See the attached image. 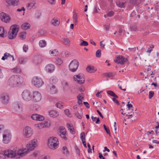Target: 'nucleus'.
<instances>
[{
    "label": "nucleus",
    "mask_w": 159,
    "mask_h": 159,
    "mask_svg": "<svg viewBox=\"0 0 159 159\" xmlns=\"http://www.w3.org/2000/svg\"><path fill=\"white\" fill-rule=\"evenodd\" d=\"M154 95V92L153 91H150L149 93V98L151 99Z\"/></svg>",
    "instance_id": "nucleus-49"
},
{
    "label": "nucleus",
    "mask_w": 159,
    "mask_h": 159,
    "mask_svg": "<svg viewBox=\"0 0 159 159\" xmlns=\"http://www.w3.org/2000/svg\"><path fill=\"white\" fill-rule=\"evenodd\" d=\"M107 93L113 97L115 93L112 91L109 90L107 92Z\"/></svg>",
    "instance_id": "nucleus-54"
},
{
    "label": "nucleus",
    "mask_w": 159,
    "mask_h": 159,
    "mask_svg": "<svg viewBox=\"0 0 159 159\" xmlns=\"http://www.w3.org/2000/svg\"><path fill=\"white\" fill-rule=\"evenodd\" d=\"M50 53L53 56L57 55L58 53V51H57L56 49L52 51H50Z\"/></svg>",
    "instance_id": "nucleus-32"
},
{
    "label": "nucleus",
    "mask_w": 159,
    "mask_h": 159,
    "mask_svg": "<svg viewBox=\"0 0 159 159\" xmlns=\"http://www.w3.org/2000/svg\"><path fill=\"white\" fill-rule=\"evenodd\" d=\"M105 76L108 77H113L114 76L115 74H114L113 73L110 72L109 73H105L104 74Z\"/></svg>",
    "instance_id": "nucleus-41"
},
{
    "label": "nucleus",
    "mask_w": 159,
    "mask_h": 159,
    "mask_svg": "<svg viewBox=\"0 0 159 159\" xmlns=\"http://www.w3.org/2000/svg\"><path fill=\"white\" fill-rule=\"evenodd\" d=\"M11 134L9 131L5 130L3 134L2 141L3 143L7 144L10 142L11 139Z\"/></svg>",
    "instance_id": "nucleus-5"
},
{
    "label": "nucleus",
    "mask_w": 159,
    "mask_h": 159,
    "mask_svg": "<svg viewBox=\"0 0 159 159\" xmlns=\"http://www.w3.org/2000/svg\"><path fill=\"white\" fill-rule=\"evenodd\" d=\"M83 103L88 108H90L88 102H84Z\"/></svg>",
    "instance_id": "nucleus-61"
},
{
    "label": "nucleus",
    "mask_w": 159,
    "mask_h": 159,
    "mask_svg": "<svg viewBox=\"0 0 159 159\" xmlns=\"http://www.w3.org/2000/svg\"><path fill=\"white\" fill-rule=\"evenodd\" d=\"M126 2L125 1L124 2H121L119 1L118 2H116V4L117 6L119 7L120 8H123L125 7V4L126 3Z\"/></svg>",
    "instance_id": "nucleus-29"
},
{
    "label": "nucleus",
    "mask_w": 159,
    "mask_h": 159,
    "mask_svg": "<svg viewBox=\"0 0 159 159\" xmlns=\"http://www.w3.org/2000/svg\"><path fill=\"white\" fill-rule=\"evenodd\" d=\"M55 62L57 65H60L62 63L63 61L61 58H57L56 59Z\"/></svg>",
    "instance_id": "nucleus-33"
},
{
    "label": "nucleus",
    "mask_w": 159,
    "mask_h": 159,
    "mask_svg": "<svg viewBox=\"0 0 159 159\" xmlns=\"http://www.w3.org/2000/svg\"><path fill=\"white\" fill-rule=\"evenodd\" d=\"M0 99L2 103L4 104H7L9 102V98L7 94H2L0 97Z\"/></svg>",
    "instance_id": "nucleus-14"
},
{
    "label": "nucleus",
    "mask_w": 159,
    "mask_h": 159,
    "mask_svg": "<svg viewBox=\"0 0 159 159\" xmlns=\"http://www.w3.org/2000/svg\"><path fill=\"white\" fill-rule=\"evenodd\" d=\"M13 108L16 111H21L22 110V104L19 102L15 103L13 104Z\"/></svg>",
    "instance_id": "nucleus-18"
},
{
    "label": "nucleus",
    "mask_w": 159,
    "mask_h": 159,
    "mask_svg": "<svg viewBox=\"0 0 159 159\" xmlns=\"http://www.w3.org/2000/svg\"><path fill=\"white\" fill-rule=\"evenodd\" d=\"M59 142L56 137H52L48 140V145L49 147L51 149H55L58 147Z\"/></svg>",
    "instance_id": "nucleus-3"
},
{
    "label": "nucleus",
    "mask_w": 159,
    "mask_h": 159,
    "mask_svg": "<svg viewBox=\"0 0 159 159\" xmlns=\"http://www.w3.org/2000/svg\"><path fill=\"white\" fill-rule=\"evenodd\" d=\"M6 2L10 5L17 6L19 3V0H5Z\"/></svg>",
    "instance_id": "nucleus-20"
},
{
    "label": "nucleus",
    "mask_w": 159,
    "mask_h": 159,
    "mask_svg": "<svg viewBox=\"0 0 159 159\" xmlns=\"http://www.w3.org/2000/svg\"><path fill=\"white\" fill-rule=\"evenodd\" d=\"M55 66L52 64H49L45 67L46 71L50 73L53 72L55 69Z\"/></svg>",
    "instance_id": "nucleus-19"
},
{
    "label": "nucleus",
    "mask_w": 159,
    "mask_h": 159,
    "mask_svg": "<svg viewBox=\"0 0 159 159\" xmlns=\"http://www.w3.org/2000/svg\"><path fill=\"white\" fill-rule=\"evenodd\" d=\"M23 49L24 51L25 52H26L28 49V45L24 44L23 46Z\"/></svg>",
    "instance_id": "nucleus-52"
},
{
    "label": "nucleus",
    "mask_w": 159,
    "mask_h": 159,
    "mask_svg": "<svg viewBox=\"0 0 159 159\" xmlns=\"http://www.w3.org/2000/svg\"><path fill=\"white\" fill-rule=\"evenodd\" d=\"M66 131L65 128L63 126H60L58 133L59 136L63 139L67 140V138Z\"/></svg>",
    "instance_id": "nucleus-10"
},
{
    "label": "nucleus",
    "mask_w": 159,
    "mask_h": 159,
    "mask_svg": "<svg viewBox=\"0 0 159 159\" xmlns=\"http://www.w3.org/2000/svg\"><path fill=\"white\" fill-rule=\"evenodd\" d=\"M112 100L114 102L116 103L118 105L119 104V103L118 101L115 98H112Z\"/></svg>",
    "instance_id": "nucleus-62"
},
{
    "label": "nucleus",
    "mask_w": 159,
    "mask_h": 159,
    "mask_svg": "<svg viewBox=\"0 0 159 159\" xmlns=\"http://www.w3.org/2000/svg\"><path fill=\"white\" fill-rule=\"evenodd\" d=\"M35 126L38 127L39 129H41L44 127H48L50 126L49 123L48 122H44V123H40L38 124H36Z\"/></svg>",
    "instance_id": "nucleus-15"
},
{
    "label": "nucleus",
    "mask_w": 159,
    "mask_h": 159,
    "mask_svg": "<svg viewBox=\"0 0 159 159\" xmlns=\"http://www.w3.org/2000/svg\"><path fill=\"white\" fill-rule=\"evenodd\" d=\"M19 30V26L16 25H12L8 32V36L9 39H13L15 38Z\"/></svg>",
    "instance_id": "nucleus-4"
},
{
    "label": "nucleus",
    "mask_w": 159,
    "mask_h": 159,
    "mask_svg": "<svg viewBox=\"0 0 159 159\" xmlns=\"http://www.w3.org/2000/svg\"><path fill=\"white\" fill-rule=\"evenodd\" d=\"M148 49L147 50L146 52H147L150 53L152 51V49L154 48V46L153 45H148Z\"/></svg>",
    "instance_id": "nucleus-36"
},
{
    "label": "nucleus",
    "mask_w": 159,
    "mask_h": 159,
    "mask_svg": "<svg viewBox=\"0 0 159 159\" xmlns=\"http://www.w3.org/2000/svg\"><path fill=\"white\" fill-rule=\"evenodd\" d=\"M22 84L20 77L17 75L11 76L7 81L8 84L12 87H18L21 85Z\"/></svg>",
    "instance_id": "nucleus-2"
},
{
    "label": "nucleus",
    "mask_w": 159,
    "mask_h": 159,
    "mask_svg": "<svg viewBox=\"0 0 159 159\" xmlns=\"http://www.w3.org/2000/svg\"><path fill=\"white\" fill-rule=\"evenodd\" d=\"M22 97L25 101H28L31 99L32 95L31 93L29 90H25L22 93Z\"/></svg>",
    "instance_id": "nucleus-8"
},
{
    "label": "nucleus",
    "mask_w": 159,
    "mask_h": 159,
    "mask_svg": "<svg viewBox=\"0 0 159 159\" xmlns=\"http://www.w3.org/2000/svg\"><path fill=\"white\" fill-rule=\"evenodd\" d=\"M102 92V91H100V92H98L97 93H96V96L98 97H99V98H101L102 97L101 95H99V94Z\"/></svg>",
    "instance_id": "nucleus-59"
},
{
    "label": "nucleus",
    "mask_w": 159,
    "mask_h": 159,
    "mask_svg": "<svg viewBox=\"0 0 159 159\" xmlns=\"http://www.w3.org/2000/svg\"><path fill=\"white\" fill-rule=\"evenodd\" d=\"M73 19L75 23H77L78 17L77 13H74L73 16Z\"/></svg>",
    "instance_id": "nucleus-39"
},
{
    "label": "nucleus",
    "mask_w": 159,
    "mask_h": 159,
    "mask_svg": "<svg viewBox=\"0 0 159 159\" xmlns=\"http://www.w3.org/2000/svg\"><path fill=\"white\" fill-rule=\"evenodd\" d=\"M32 83L34 85L38 88L42 86L44 83L42 80L37 77H35L33 78Z\"/></svg>",
    "instance_id": "nucleus-9"
},
{
    "label": "nucleus",
    "mask_w": 159,
    "mask_h": 159,
    "mask_svg": "<svg viewBox=\"0 0 159 159\" xmlns=\"http://www.w3.org/2000/svg\"><path fill=\"white\" fill-rule=\"evenodd\" d=\"M48 2L51 5L54 4L55 3V0H48Z\"/></svg>",
    "instance_id": "nucleus-55"
},
{
    "label": "nucleus",
    "mask_w": 159,
    "mask_h": 159,
    "mask_svg": "<svg viewBox=\"0 0 159 159\" xmlns=\"http://www.w3.org/2000/svg\"><path fill=\"white\" fill-rule=\"evenodd\" d=\"M49 90L50 93L52 94L56 93L57 92V89L55 86L53 85H50Z\"/></svg>",
    "instance_id": "nucleus-22"
},
{
    "label": "nucleus",
    "mask_w": 159,
    "mask_h": 159,
    "mask_svg": "<svg viewBox=\"0 0 159 159\" xmlns=\"http://www.w3.org/2000/svg\"><path fill=\"white\" fill-rule=\"evenodd\" d=\"M35 5L33 2L28 3L27 4V7L28 9H30L33 8Z\"/></svg>",
    "instance_id": "nucleus-35"
},
{
    "label": "nucleus",
    "mask_w": 159,
    "mask_h": 159,
    "mask_svg": "<svg viewBox=\"0 0 159 159\" xmlns=\"http://www.w3.org/2000/svg\"><path fill=\"white\" fill-rule=\"evenodd\" d=\"M104 26L107 31L109 30L110 28V25H109L108 24L105 25Z\"/></svg>",
    "instance_id": "nucleus-60"
},
{
    "label": "nucleus",
    "mask_w": 159,
    "mask_h": 159,
    "mask_svg": "<svg viewBox=\"0 0 159 159\" xmlns=\"http://www.w3.org/2000/svg\"><path fill=\"white\" fill-rule=\"evenodd\" d=\"M84 135L85 134L84 133V132L80 134V139L82 142L85 140Z\"/></svg>",
    "instance_id": "nucleus-46"
},
{
    "label": "nucleus",
    "mask_w": 159,
    "mask_h": 159,
    "mask_svg": "<svg viewBox=\"0 0 159 159\" xmlns=\"http://www.w3.org/2000/svg\"><path fill=\"white\" fill-rule=\"evenodd\" d=\"M63 85L64 89L67 90L68 89V84L65 81H64L63 82Z\"/></svg>",
    "instance_id": "nucleus-40"
},
{
    "label": "nucleus",
    "mask_w": 159,
    "mask_h": 159,
    "mask_svg": "<svg viewBox=\"0 0 159 159\" xmlns=\"http://www.w3.org/2000/svg\"><path fill=\"white\" fill-rule=\"evenodd\" d=\"M62 102H58L56 104V106L59 108H61L63 106L61 104Z\"/></svg>",
    "instance_id": "nucleus-47"
},
{
    "label": "nucleus",
    "mask_w": 159,
    "mask_h": 159,
    "mask_svg": "<svg viewBox=\"0 0 159 159\" xmlns=\"http://www.w3.org/2000/svg\"><path fill=\"white\" fill-rule=\"evenodd\" d=\"M79 66V62L76 60H74L70 64L69 66L70 71L74 72L76 71Z\"/></svg>",
    "instance_id": "nucleus-6"
},
{
    "label": "nucleus",
    "mask_w": 159,
    "mask_h": 159,
    "mask_svg": "<svg viewBox=\"0 0 159 159\" xmlns=\"http://www.w3.org/2000/svg\"><path fill=\"white\" fill-rule=\"evenodd\" d=\"M69 130H70V133L72 134H74L75 133L74 129L73 127L70 129Z\"/></svg>",
    "instance_id": "nucleus-58"
},
{
    "label": "nucleus",
    "mask_w": 159,
    "mask_h": 159,
    "mask_svg": "<svg viewBox=\"0 0 159 159\" xmlns=\"http://www.w3.org/2000/svg\"><path fill=\"white\" fill-rule=\"evenodd\" d=\"M62 42L65 45H70V42L69 39L67 38H64L62 39Z\"/></svg>",
    "instance_id": "nucleus-25"
},
{
    "label": "nucleus",
    "mask_w": 159,
    "mask_h": 159,
    "mask_svg": "<svg viewBox=\"0 0 159 159\" xmlns=\"http://www.w3.org/2000/svg\"><path fill=\"white\" fill-rule=\"evenodd\" d=\"M62 152L64 154L67 155L68 154L69 152L67 148L66 147H63L62 148Z\"/></svg>",
    "instance_id": "nucleus-37"
},
{
    "label": "nucleus",
    "mask_w": 159,
    "mask_h": 159,
    "mask_svg": "<svg viewBox=\"0 0 159 159\" xmlns=\"http://www.w3.org/2000/svg\"><path fill=\"white\" fill-rule=\"evenodd\" d=\"M7 54L6 53H5L4 54V56L2 57V60H4L6 59H7Z\"/></svg>",
    "instance_id": "nucleus-64"
},
{
    "label": "nucleus",
    "mask_w": 159,
    "mask_h": 159,
    "mask_svg": "<svg viewBox=\"0 0 159 159\" xmlns=\"http://www.w3.org/2000/svg\"><path fill=\"white\" fill-rule=\"evenodd\" d=\"M19 37L21 39H24L26 37V34L24 32L20 33L19 34Z\"/></svg>",
    "instance_id": "nucleus-44"
},
{
    "label": "nucleus",
    "mask_w": 159,
    "mask_h": 159,
    "mask_svg": "<svg viewBox=\"0 0 159 159\" xmlns=\"http://www.w3.org/2000/svg\"><path fill=\"white\" fill-rule=\"evenodd\" d=\"M64 112L65 113V114L68 116H70L71 117V115L69 113V111L68 109H66L64 111Z\"/></svg>",
    "instance_id": "nucleus-53"
},
{
    "label": "nucleus",
    "mask_w": 159,
    "mask_h": 159,
    "mask_svg": "<svg viewBox=\"0 0 159 159\" xmlns=\"http://www.w3.org/2000/svg\"><path fill=\"white\" fill-rule=\"evenodd\" d=\"M52 24L54 26H58L60 24V21L58 20L57 18L56 17L53 18L52 20Z\"/></svg>",
    "instance_id": "nucleus-24"
},
{
    "label": "nucleus",
    "mask_w": 159,
    "mask_h": 159,
    "mask_svg": "<svg viewBox=\"0 0 159 159\" xmlns=\"http://www.w3.org/2000/svg\"><path fill=\"white\" fill-rule=\"evenodd\" d=\"M73 79L77 83L81 84H83L85 81V76L82 73H80L78 75H75Z\"/></svg>",
    "instance_id": "nucleus-7"
},
{
    "label": "nucleus",
    "mask_w": 159,
    "mask_h": 159,
    "mask_svg": "<svg viewBox=\"0 0 159 159\" xmlns=\"http://www.w3.org/2000/svg\"><path fill=\"white\" fill-rule=\"evenodd\" d=\"M129 102L128 103V104L126 106L128 107V109L129 110H130L131 108L133 107V105L130 104H129Z\"/></svg>",
    "instance_id": "nucleus-56"
},
{
    "label": "nucleus",
    "mask_w": 159,
    "mask_h": 159,
    "mask_svg": "<svg viewBox=\"0 0 159 159\" xmlns=\"http://www.w3.org/2000/svg\"><path fill=\"white\" fill-rule=\"evenodd\" d=\"M41 93L38 91H35L33 93V100L35 102H38L41 99Z\"/></svg>",
    "instance_id": "nucleus-13"
},
{
    "label": "nucleus",
    "mask_w": 159,
    "mask_h": 159,
    "mask_svg": "<svg viewBox=\"0 0 159 159\" xmlns=\"http://www.w3.org/2000/svg\"><path fill=\"white\" fill-rule=\"evenodd\" d=\"M7 59L13 61L14 60V58L13 56L11 55L9 53L7 54Z\"/></svg>",
    "instance_id": "nucleus-38"
},
{
    "label": "nucleus",
    "mask_w": 159,
    "mask_h": 159,
    "mask_svg": "<svg viewBox=\"0 0 159 159\" xmlns=\"http://www.w3.org/2000/svg\"><path fill=\"white\" fill-rule=\"evenodd\" d=\"M101 50L99 49L96 52V56L97 57L99 58L101 57Z\"/></svg>",
    "instance_id": "nucleus-42"
},
{
    "label": "nucleus",
    "mask_w": 159,
    "mask_h": 159,
    "mask_svg": "<svg viewBox=\"0 0 159 159\" xmlns=\"http://www.w3.org/2000/svg\"><path fill=\"white\" fill-rule=\"evenodd\" d=\"M103 126L105 130L106 131L107 133L108 134H109L110 135V133L109 130L107 128L106 125L105 124L103 125Z\"/></svg>",
    "instance_id": "nucleus-51"
},
{
    "label": "nucleus",
    "mask_w": 159,
    "mask_h": 159,
    "mask_svg": "<svg viewBox=\"0 0 159 159\" xmlns=\"http://www.w3.org/2000/svg\"><path fill=\"white\" fill-rule=\"evenodd\" d=\"M130 29L131 30L135 31L137 30V27L136 25H131L130 26Z\"/></svg>",
    "instance_id": "nucleus-50"
},
{
    "label": "nucleus",
    "mask_w": 159,
    "mask_h": 159,
    "mask_svg": "<svg viewBox=\"0 0 159 159\" xmlns=\"http://www.w3.org/2000/svg\"><path fill=\"white\" fill-rule=\"evenodd\" d=\"M27 149L26 148L21 149L18 150L17 151L14 149L13 150L8 149L5 151L3 153H0V158H4L6 157H8L13 158L14 157L18 158L25 156L29 150H32L37 146V140L34 139L29 142V144L27 145Z\"/></svg>",
    "instance_id": "nucleus-1"
},
{
    "label": "nucleus",
    "mask_w": 159,
    "mask_h": 159,
    "mask_svg": "<svg viewBox=\"0 0 159 159\" xmlns=\"http://www.w3.org/2000/svg\"><path fill=\"white\" fill-rule=\"evenodd\" d=\"M75 116L78 119H81L83 116V112L82 109L80 110V113L75 112Z\"/></svg>",
    "instance_id": "nucleus-28"
},
{
    "label": "nucleus",
    "mask_w": 159,
    "mask_h": 159,
    "mask_svg": "<svg viewBox=\"0 0 159 159\" xmlns=\"http://www.w3.org/2000/svg\"><path fill=\"white\" fill-rule=\"evenodd\" d=\"M83 93L79 94L77 96V98L78 100H83Z\"/></svg>",
    "instance_id": "nucleus-48"
},
{
    "label": "nucleus",
    "mask_w": 159,
    "mask_h": 159,
    "mask_svg": "<svg viewBox=\"0 0 159 159\" xmlns=\"http://www.w3.org/2000/svg\"><path fill=\"white\" fill-rule=\"evenodd\" d=\"M114 12L113 11H110L107 13V16L111 17L114 15Z\"/></svg>",
    "instance_id": "nucleus-45"
},
{
    "label": "nucleus",
    "mask_w": 159,
    "mask_h": 159,
    "mask_svg": "<svg viewBox=\"0 0 159 159\" xmlns=\"http://www.w3.org/2000/svg\"><path fill=\"white\" fill-rule=\"evenodd\" d=\"M0 18L2 21L6 23L9 22L10 20L9 17L4 12H2L0 14Z\"/></svg>",
    "instance_id": "nucleus-16"
},
{
    "label": "nucleus",
    "mask_w": 159,
    "mask_h": 159,
    "mask_svg": "<svg viewBox=\"0 0 159 159\" xmlns=\"http://www.w3.org/2000/svg\"><path fill=\"white\" fill-rule=\"evenodd\" d=\"M33 134L32 129L30 127L27 126L25 127L23 131V136L25 138L30 137Z\"/></svg>",
    "instance_id": "nucleus-12"
},
{
    "label": "nucleus",
    "mask_w": 159,
    "mask_h": 159,
    "mask_svg": "<svg viewBox=\"0 0 159 159\" xmlns=\"http://www.w3.org/2000/svg\"><path fill=\"white\" fill-rule=\"evenodd\" d=\"M114 61L116 63L122 65L127 61V59L121 55H117L114 59Z\"/></svg>",
    "instance_id": "nucleus-11"
},
{
    "label": "nucleus",
    "mask_w": 159,
    "mask_h": 159,
    "mask_svg": "<svg viewBox=\"0 0 159 159\" xmlns=\"http://www.w3.org/2000/svg\"><path fill=\"white\" fill-rule=\"evenodd\" d=\"M39 44L40 47H44L46 45V42L44 40H40L39 42Z\"/></svg>",
    "instance_id": "nucleus-30"
},
{
    "label": "nucleus",
    "mask_w": 159,
    "mask_h": 159,
    "mask_svg": "<svg viewBox=\"0 0 159 159\" xmlns=\"http://www.w3.org/2000/svg\"><path fill=\"white\" fill-rule=\"evenodd\" d=\"M49 114L51 117L55 118L57 117L59 114L57 111L51 110L49 111Z\"/></svg>",
    "instance_id": "nucleus-21"
},
{
    "label": "nucleus",
    "mask_w": 159,
    "mask_h": 159,
    "mask_svg": "<svg viewBox=\"0 0 159 159\" xmlns=\"http://www.w3.org/2000/svg\"><path fill=\"white\" fill-rule=\"evenodd\" d=\"M31 118L33 120L37 121H42L44 119V116L37 114H33Z\"/></svg>",
    "instance_id": "nucleus-17"
},
{
    "label": "nucleus",
    "mask_w": 159,
    "mask_h": 159,
    "mask_svg": "<svg viewBox=\"0 0 159 159\" xmlns=\"http://www.w3.org/2000/svg\"><path fill=\"white\" fill-rule=\"evenodd\" d=\"M28 59L26 57H21L19 59V63L20 64H25L27 61Z\"/></svg>",
    "instance_id": "nucleus-27"
},
{
    "label": "nucleus",
    "mask_w": 159,
    "mask_h": 159,
    "mask_svg": "<svg viewBox=\"0 0 159 159\" xmlns=\"http://www.w3.org/2000/svg\"><path fill=\"white\" fill-rule=\"evenodd\" d=\"M89 43L87 41L82 40V41L80 44L81 46H87L88 45Z\"/></svg>",
    "instance_id": "nucleus-43"
},
{
    "label": "nucleus",
    "mask_w": 159,
    "mask_h": 159,
    "mask_svg": "<svg viewBox=\"0 0 159 159\" xmlns=\"http://www.w3.org/2000/svg\"><path fill=\"white\" fill-rule=\"evenodd\" d=\"M13 72L15 73H20L21 72V69L20 67H16L13 68L12 69Z\"/></svg>",
    "instance_id": "nucleus-31"
},
{
    "label": "nucleus",
    "mask_w": 159,
    "mask_h": 159,
    "mask_svg": "<svg viewBox=\"0 0 159 159\" xmlns=\"http://www.w3.org/2000/svg\"><path fill=\"white\" fill-rule=\"evenodd\" d=\"M39 159H50V157L48 156H41Z\"/></svg>",
    "instance_id": "nucleus-57"
},
{
    "label": "nucleus",
    "mask_w": 159,
    "mask_h": 159,
    "mask_svg": "<svg viewBox=\"0 0 159 159\" xmlns=\"http://www.w3.org/2000/svg\"><path fill=\"white\" fill-rule=\"evenodd\" d=\"M99 157L100 159H105V158L103 156L102 154L101 153H99Z\"/></svg>",
    "instance_id": "nucleus-63"
},
{
    "label": "nucleus",
    "mask_w": 159,
    "mask_h": 159,
    "mask_svg": "<svg viewBox=\"0 0 159 159\" xmlns=\"http://www.w3.org/2000/svg\"><path fill=\"white\" fill-rule=\"evenodd\" d=\"M4 28L3 27H0V36L2 37H4Z\"/></svg>",
    "instance_id": "nucleus-34"
},
{
    "label": "nucleus",
    "mask_w": 159,
    "mask_h": 159,
    "mask_svg": "<svg viewBox=\"0 0 159 159\" xmlns=\"http://www.w3.org/2000/svg\"><path fill=\"white\" fill-rule=\"evenodd\" d=\"M30 25L29 23H25L22 25L21 27L23 30H27L30 28Z\"/></svg>",
    "instance_id": "nucleus-26"
},
{
    "label": "nucleus",
    "mask_w": 159,
    "mask_h": 159,
    "mask_svg": "<svg viewBox=\"0 0 159 159\" xmlns=\"http://www.w3.org/2000/svg\"><path fill=\"white\" fill-rule=\"evenodd\" d=\"M86 70L88 72L90 73H93L95 72L96 70V69H95L94 67L91 66H88L86 68Z\"/></svg>",
    "instance_id": "nucleus-23"
}]
</instances>
